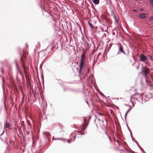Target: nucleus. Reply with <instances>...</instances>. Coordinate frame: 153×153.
I'll return each mask as SVG.
<instances>
[{
	"label": "nucleus",
	"instance_id": "1",
	"mask_svg": "<svg viewBox=\"0 0 153 153\" xmlns=\"http://www.w3.org/2000/svg\"><path fill=\"white\" fill-rule=\"evenodd\" d=\"M84 66V62L83 61H80V65L79 67V74H81L82 71V66Z\"/></svg>",
	"mask_w": 153,
	"mask_h": 153
},
{
	"label": "nucleus",
	"instance_id": "2",
	"mask_svg": "<svg viewBox=\"0 0 153 153\" xmlns=\"http://www.w3.org/2000/svg\"><path fill=\"white\" fill-rule=\"evenodd\" d=\"M140 60L141 62H144L147 60L146 57L143 54H141L140 56Z\"/></svg>",
	"mask_w": 153,
	"mask_h": 153
},
{
	"label": "nucleus",
	"instance_id": "3",
	"mask_svg": "<svg viewBox=\"0 0 153 153\" xmlns=\"http://www.w3.org/2000/svg\"><path fill=\"white\" fill-rule=\"evenodd\" d=\"M119 52L117 53V54H120V53H123L124 54H125V51L123 50V47H122V46L121 45L120 46V48H119Z\"/></svg>",
	"mask_w": 153,
	"mask_h": 153
},
{
	"label": "nucleus",
	"instance_id": "4",
	"mask_svg": "<svg viewBox=\"0 0 153 153\" xmlns=\"http://www.w3.org/2000/svg\"><path fill=\"white\" fill-rule=\"evenodd\" d=\"M147 16V14H146L141 13L139 14V17L142 19H144L146 18Z\"/></svg>",
	"mask_w": 153,
	"mask_h": 153
},
{
	"label": "nucleus",
	"instance_id": "5",
	"mask_svg": "<svg viewBox=\"0 0 153 153\" xmlns=\"http://www.w3.org/2000/svg\"><path fill=\"white\" fill-rule=\"evenodd\" d=\"M112 33L113 34L116 35V36H117L118 34V32L116 28H115L113 30Z\"/></svg>",
	"mask_w": 153,
	"mask_h": 153
},
{
	"label": "nucleus",
	"instance_id": "6",
	"mask_svg": "<svg viewBox=\"0 0 153 153\" xmlns=\"http://www.w3.org/2000/svg\"><path fill=\"white\" fill-rule=\"evenodd\" d=\"M53 138H54V137H53V140H62L63 141H65L66 140V139L64 138H56V139H53Z\"/></svg>",
	"mask_w": 153,
	"mask_h": 153
},
{
	"label": "nucleus",
	"instance_id": "7",
	"mask_svg": "<svg viewBox=\"0 0 153 153\" xmlns=\"http://www.w3.org/2000/svg\"><path fill=\"white\" fill-rule=\"evenodd\" d=\"M88 24L92 29H93V28H94V27L91 22H90L89 21H88Z\"/></svg>",
	"mask_w": 153,
	"mask_h": 153
},
{
	"label": "nucleus",
	"instance_id": "8",
	"mask_svg": "<svg viewBox=\"0 0 153 153\" xmlns=\"http://www.w3.org/2000/svg\"><path fill=\"white\" fill-rule=\"evenodd\" d=\"M76 133L73 134L72 136V138L71 139V140H73V141H74L75 140L76 136Z\"/></svg>",
	"mask_w": 153,
	"mask_h": 153
},
{
	"label": "nucleus",
	"instance_id": "9",
	"mask_svg": "<svg viewBox=\"0 0 153 153\" xmlns=\"http://www.w3.org/2000/svg\"><path fill=\"white\" fill-rule=\"evenodd\" d=\"M4 127L5 128H7L10 126V124L8 123H4Z\"/></svg>",
	"mask_w": 153,
	"mask_h": 153
},
{
	"label": "nucleus",
	"instance_id": "10",
	"mask_svg": "<svg viewBox=\"0 0 153 153\" xmlns=\"http://www.w3.org/2000/svg\"><path fill=\"white\" fill-rule=\"evenodd\" d=\"M141 95L140 94H138L137 93H136L135 94L134 96L136 97V98H138L140 97Z\"/></svg>",
	"mask_w": 153,
	"mask_h": 153
},
{
	"label": "nucleus",
	"instance_id": "11",
	"mask_svg": "<svg viewBox=\"0 0 153 153\" xmlns=\"http://www.w3.org/2000/svg\"><path fill=\"white\" fill-rule=\"evenodd\" d=\"M84 53H83L82 54V56H81V61H83L84 62V60L85 59V57L84 56Z\"/></svg>",
	"mask_w": 153,
	"mask_h": 153
},
{
	"label": "nucleus",
	"instance_id": "12",
	"mask_svg": "<svg viewBox=\"0 0 153 153\" xmlns=\"http://www.w3.org/2000/svg\"><path fill=\"white\" fill-rule=\"evenodd\" d=\"M93 1L95 4H97L99 3V0H93Z\"/></svg>",
	"mask_w": 153,
	"mask_h": 153
},
{
	"label": "nucleus",
	"instance_id": "13",
	"mask_svg": "<svg viewBox=\"0 0 153 153\" xmlns=\"http://www.w3.org/2000/svg\"><path fill=\"white\" fill-rule=\"evenodd\" d=\"M142 71L143 73H144L145 75H146V73L147 72V70L146 69L144 68H143V70H142Z\"/></svg>",
	"mask_w": 153,
	"mask_h": 153
},
{
	"label": "nucleus",
	"instance_id": "14",
	"mask_svg": "<svg viewBox=\"0 0 153 153\" xmlns=\"http://www.w3.org/2000/svg\"><path fill=\"white\" fill-rule=\"evenodd\" d=\"M131 110V108H129L128 110V111L126 112V113L125 114V120H126V116H127V114L129 112V111Z\"/></svg>",
	"mask_w": 153,
	"mask_h": 153
},
{
	"label": "nucleus",
	"instance_id": "15",
	"mask_svg": "<svg viewBox=\"0 0 153 153\" xmlns=\"http://www.w3.org/2000/svg\"><path fill=\"white\" fill-rule=\"evenodd\" d=\"M16 66L17 70H18V71H19L20 70V68L19 67L18 65H16Z\"/></svg>",
	"mask_w": 153,
	"mask_h": 153
},
{
	"label": "nucleus",
	"instance_id": "16",
	"mask_svg": "<svg viewBox=\"0 0 153 153\" xmlns=\"http://www.w3.org/2000/svg\"><path fill=\"white\" fill-rule=\"evenodd\" d=\"M150 1L152 6H153V0H150Z\"/></svg>",
	"mask_w": 153,
	"mask_h": 153
},
{
	"label": "nucleus",
	"instance_id": "17",
	"mask_svg": "<svg viewBox=\"0 0 153 153\" xmlns=\"http://www.w3.org/2000/svg\"><path fill=\"white\" fill-rule=\"evenodd\" d=\"M15 62L16 65H18V63L17 62V60H15Z\"/></svg>",
	"mask_w": 153,
	"mask_h": 153
},
{
	"label": "nucleus",
	"instance_id": "18",
	"mask_svg": "<svg viewBox=\"0 0 153 153\" xmlns=\"http://www.w3.org/2000/svg\"><path fill=\"white\" fill-rule=\"evenodd\" d=\"M96 120H97L98 121H100V119L99 118H97L96 117V119H95V121H96Z\"/></svg>",
	"mask_w": 153,
	"mask_h": 153
},
{
	"label": "nucleus",
	"instance_id": "19",
	"mask_svg": "<svg viewBox=\"0 0 153 153\" xmlns=\"http://www.w3.org/2000/svg\"><path fill=\"white\" fill-rule=\"evenodd\" d=\"M80 134L81 135H84V133H83L81 131L79 132Z\"/></svg>",
	"mask_w": 153,
	"mask_h": 153
},
{
	"label": "nucleus",
	"instance_id": "20",
	"mask_svg": "<svg viewBox=\"0 0 153 153\" xmlns=\"http://www.w3.org/2000/svg\"><path fill=\"white\" fill-rule=\"evenodd\" d=\"M86 120V118L85 117H84V123H83V125H84L85 123V121Z\"/></svg>",
	"mask_w": 153,
	"mask_h": 153
},
{
	"label": "nucleus",
	"instance_id": "21",
	"mask_svg": "<svg viewBox=\"0 0 153 153\" xmlns=\"http://www.w3.org/2000/svg\"><path fill=\"white\" fill-rule=\"evenodd\" d=\"M100 94L101 95V96H104V94H103V93H102L101 92H100Z\"/></svg>",
	"mask_w": 153,
	"mask_h": 153
},
{
	"label": "nucleus",
	"instance_id": "22",
	"mask_svg": "<svg viewBox=\"0 0 153 153\" xmlns=\"http://www.w3.org/2000/svg\"><path fill=\"white\" fill-rule=\"evenodd\" d=\"M104 121L106 123L107 122L106 120V119H105L104 120H102V122L103 123L104 122Z\"/></svg>",
	"mask_w": 153,
	"mask_h": 153
},
{
	"label": "nucleus",
	"instance_id": "23",
	"mask_svg": "<svg viewBox=\"0 0 153 153\" xmlns=\"http://www.w3.org/2000/svg\"><path fill=\"white\" fill-rule=\"evenodd\" d=\"M128 129H129V131H130V132H131V137H132V140H133V138H132V135H131V131H130V130L129 128H128Z\"/></svg>",
	"mask_w": 153,
	"mask_h": 153
},
{
	"label": "nucleus",
	"instance_id": "24",
	"mask_svg": "<svg viewBox=\"0 0 153 153\" xmlns=\"http://www.w3.org/2000/svg\"><path fill=\"white\" fill-rule=\"evenodd\" d=\"M149 57L151 59H152V56H151V55H149Z\"/></svg>",
	"mask_w": 153,
	"mask_h": 153
},
{
	"label": "nucleus",
	"instance_id": "25",
	"mask_svg": "<svg viewBox=\"0 0 153 153\" xmlns=\"http://www.w3.org/2000/svg\"><path fill=\"white\" fill-rule=\"evenodd\" d=\"M106 135H107V136L109 138V134L107 133V132H106Z\"/></svg>",
	"mask_w": 153,
	"mask_h": 153
},
{
	"label": "nucleus",
	"instance_id": "26",
	"mask_svg": "<svg viewBox=\"0 0 153 153\" xmlns=\"http://www.w3.org/2000/svg\"><path fill=\"white\" fill-rule=\"evenodd\" d=\"M67 141H68V143H70V141H69V140H67Z\"/></svg>",
	"mask_w": 153,
	"mask_h": 153
},
{
	"label": "nucleus",
	"instance_id": "27",
	"mask_svg": "<svg viewBox=\"0 0 153 153\" xmlns=\"http://www.w3.org/2000/svg\"><path fill=\"white\" fill-rule=\"evenodd\" d=\"M133 11H134V12H137V10H133Z\"/></svg>",
	"mask_w": 153,
	"mask_h": 153
},
{
	"label": "nucleus",
	"instance_id": "28",
	"mask_svg": "<svg viewBox=\"0 0 153 153\" xmlns=\"http://www.w3.org/2000/svg\"><path fill=\"white\" fill-rule=\"evenodd\" d=\"M20 59H21V60H22L21 55Z\"/></svg>",
	"mask_w": 153,
	"mask_h": 153
},
{
	"label": "nucleus",
	"instance_id": "29",
	"mask_svg": "<svg viewBox=\"0 0 153 153\" xmlns=\"http://www.w3.org/2000/svg\"><path fill=\"white\" fill-rule=\"evenodd\" d=\"M101 29V30H102V32H103V29Z\"/></svg>",
	"mask_w": 153,
	"mask_h": 153
},
{
	"label": "nucleus",
	"instance_id": "30",
	"mask_svg": "<svg viewBox=\"0 0 153 153\" xmlns=\"http://www.w3.org/2000/svg\"><path fill=\"white\" fill-rule=\"evenodd\" d=\"M86 127H85L84 128H83V130H84L85 129V128H86Z\"/></svg>",
	"mask_w": 153,
	"mask_h": 153
},
{
	"label": "nucleus",
	"instance_id": "31",
	"mask_svg": "<svg viewBox=\"0 0 153 153\" xmlns=\"http://www.w3.org/2000/svg\"><path fill=\"white\" fill-rule=\"evenodd\" d=\"M151 18H152L153 19V16H152L151 17Z\"/></svg>",
	"mask_w": 153,
	"mask_h": 153
},
{
	"label": "nucleus",
	"instance_id": "32",
	"mask_svg": "<svg viewBox=\"0 0 153 153\" xmlns=\"http://www.w3.org/2000/svg\"><path fill=\"white\" fill-rule=\"evenodd\" d=\"M137 69H138L139 68V67L138 66L137 68Z\"/></svg>",
	"mask_w": 153,
	"mask_h": 153
},
{
	"label": "nucleus",
	"instance_id": "33",
	"mask_svg": "<svg viewBox=\"0 0 153 153\" xmlns=\"http://www.w3.org/2000/svg\"><path fill=\"white\" fill-rule=\"evenodd\" d=\"M86 102L87 104H88V102H87V101H86Z\"/></svg>",
	"mask_w": 153,
	"mask_h": 153
},
{
	"label": "nucleus",
	"instance_id": "34",
	"mask_svg": "<svg viewBox=\"0 0 153 153\" xmlns=\"http://www.w3.org/2000/svg\"><path fill=\"white\" fill-rule=\"evenodd\" d=\"M43 134H45V133L44 132V133H43Z\"/></svg>",
	"mask_w": 153,
	"mask_h": 153
},
{
	"label": "nucleus",
	"instance_id": "35",
	"mask_svg": "<svg viewBox=\"0 0 153 153\" xmlns=\"http://www.w3.org/2000/svg\"><path fill=\"white\" fill-rule=\"evenodd\" d=\"M4 132V130L3 131V132ZM3 133H3L1 134V135H2Z\"/></svg>",
	"mask_w": 153,
	"mask_h": 153
},
{
	"label": "nucleus",
	"instance_id": "36",
	"mask_svg": "<svg viewBox=\"0 0 153 153\" xmlns=\"http://www.w3.org/2000/svg\"><path fill=\"white\" fill-rule=\"evenodd\" d=\"M27 132V133H29V132Z\"/></svg>",
	"mask_w": 153,
	"mask_h": 153
}]
</instances>
